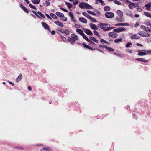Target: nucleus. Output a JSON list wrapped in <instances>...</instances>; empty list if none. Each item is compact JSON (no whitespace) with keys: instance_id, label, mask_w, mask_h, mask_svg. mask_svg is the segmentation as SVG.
<instances>
[{"instance_id":"nucleus-19","label":"nucleus","mask_w":151,"mask_h":151,"mask_svg":"<svg viewBox=\"0 0 151 151\" xmlns=\"http://www.w3.org/2000/svg\"><path fill=\"white\" fill-rule=\"evenodd\" d=\"M82 45H83V46L86 48L88 49H91L92 50H95V49L94 48V49H93L92 47H91L90 46H89L88 45H86V44L83 43L82 44Z\"/></svg>"},{"instance_id":"nucleus-59","label":"nucleus","mask_w":151,"mask_h":151,"mask_svg":"<svg viewBox=\"0 0 151 151\" xmlns=\"http://www.w3.org/2000/svg\"><path fill=\"white\" fill-rule=\"evenodd\" d=\"M126 14L127 15L129 16H131V14L130 12L129 11H128L126 13Z\"/></svg>"},{"instance_id":"nucleus-38","label":"nucleus","mask_w":151,"mask_h":151,"mask_svg":"<svg viewBox=\"0 0 151 151\" xmlns=\"http://www.w3.org/2000/svg\"><path fill=\"white\" fill-rule=\"evenodd\" d=\"M122 40L121 38L119 39V38H117L114 41V42L116 43H117L119 42H122Z\"/></svg>"},{"instance_id":"nucleus-46","label":"nucleus","mask_w":151,"mask_h":151,"mask_svg":"<svg viewBox=\"0 0 151 151\" xmlns=\"http://www.w3.org/2000/svg\"><path fill=\"white\" fill-rule=\"evenodd\" d=\"M151 36V34L148 33H145V34L144 35V37H149Z\"/></svg>"},{"instance_id":"nucleus-51","label":"nucleus","mask_w":151,"mask_h":151,"mask_svg":"<svg viewBox=\"0 0 151 151\" xmlns=\"http://www.w3.org/2000/svg\"><path fill=\"white\" fill-rule=\"evenodd\" d=\"M78 0H74V1L73 2V4L75 5H76L78 4Z\"/></svg>"},{"instance_id":"nucleus-50","label":"nucleus","mask_w":151,"mask_h":151,"mask_svg":"<svg viewBox=\"0 0 151 151\" xmlns=\"http://www.w3.org/2000/svg\"><path fill=\"white\" fill-rule=\"evenodd\" d=\"M22 9L26 13H29V11L25 7H24V8Z\"/></svg>"},{"instance_id":"nucleus-21","label":"nucleus","mask_w":151,"mask_h":151,"mask_svg":"<svg viewBox=\"0 0 151 151\" xmlns=\"http://www.w3.org/2000/svg\"><path fill=\"white\" fill-rule=\"evenodd\" d=\"M68 40L72 45L74 44L76 42L72 38L70 37L68 38Z\"/></svg>"},{"instance_id":"nucleus-11","label":"nucleus","mask_w":151,"mask_h":151,"mask_svg":"<svg viewBox=\"0 0 151 151\" xmlns=\"http://www.w3.org/2000/svg\"><path fill=\"white\" fill-rule=\"evenodd\" d=\"M144 6L146 8V10L147 11H150V7H151V3L149 2L146 4Z\"/></svg>"},{"instance_id":"nucleus-18","label":"nucleus","mask_w":151,"mask_h":151,"mask_svg":"<svg viewBox=\"0 0 151 151\" xmlns=\"http://www.w3.org/2000/svg\"><path fill=\"white\" fill-rule=\"evenodd\" d=\"M22 78V74H20L19 76L16 79L15 81L17 83L19 82Z\"/></svg>"},{"instance_id":"nucleus-22","label":"nucleus","mask_w":151,"mask_h":151,"mask_svg":"<svg viewBox=\"0 0 151 151\" xmlns=\"http://www.w3.org/2000/svg\"><path fill=\"white\" fill-rule=\"evenodd\" d=\"M71 37L72 38L76 41V40H77L78 39V37L74 34H72L71 35Z\"/></svg>"},{"instance_id":"nucleus-44","label":"nucleus","mask_w":151,"mask_h":151,"mask_svg":"<svg viewBox=\"0 0 151 151\" xmlns=\"http://www.w3.org/2000/svg\"><path fill=\"white\" fill-rule=\"evenodd\" d=\"M145 41L148 43L151 42V37L146 39Z\"/></svg>"},{"instance_id":"nucleus-56","label":"nucleus","mask_w":151,"mask_h":151,"mask_svg":"<svg viewBox=\"0 0 151 151\" xmlns=\"http://www.w3.org/2000/svg\"><path fill=\"white\" fill-rule=\"evenodd\" d=\"M82 27V26H81L80 25L77 24H76L75 25V27L76 28H81Z\"/></svg>"},{"instance_id":"nucleus-20","label":"nucleus","mask_w":151,"mask_h":151,"mask_svg":"<svg viewBox=\"0 0 151 151\" xmlns=\"http://www.w3.org/2000/svg\"><path fill=\"white\" fill-rule=\"evenodd\" d=\"M99 2L102 5H105V3L102 0H96L95 4H99Z\"/></svg>"},{"instance_id":"nucleus-13","label":"nucleus","mask_w":151,"mask_h":151,"mask_svg":"<svg viewBox=\"0 0 151 151\" xmlns=\"http://www.w3.org/2000/svg\"><path fill=\"white\" fill-rule=\"evenodd\" d=\"M83 31L85 33L89 35H93V33L89 29H84Z\"/></svg>"},{"instance_id":"nucleus-16","label":"nucleus","mask_w":151,"mask_h":151,"mask_svg":"<svg viewBox=\"0 0 151 151\" xmlns=\"http://www.w3.org/2000/svg\"><path fill=\"white\" fill-rule=\"evenodd\" d=\"M41 151H53V150L51 148L47 147H44L40 150Z\"/></svg>"},{"instance_id":"nucleus-28","label":"nucleus","mask_w":151,"mask_h":151,"mask_svg":"<svg viewBox=\"0 0 151 151\" xmlns=\"http://www.w3.org/2000/svg\"><path fill=\"white\" fill-rule=\"evenodd\" d=\"M82 14L88 19H89V18L91 17V16L89 15L87 13L85 12H83L82 13Z\"/></svg>"},{"instance_id":"nucleus-27","label":"nucleus","mask_w":151,"mask_h":151,"mask_svg":"<svg viewBox=\"0 0 151 151\" xmlns=\"http://www.w3.org/2000/svg\"><path fill=\"white\" fill-rule=\"evenodd\" d=\"M144 14L146 16L151 18V13L145 12Z\"/></svg>"},{"instance_id":"nucleus-4","label":"nucleus","mask_w":151,"mask_h":151,"mask_svg":"<svg viewBox=\"0 0 151 151\" xmlns=\"http://www.w3.org/2000/svg\"><path fill=\"white\" fill-rule=\"evenodd\" d=\"M114 16V13L111 12H107L105 14V16L107 18H113Z\"/></svg>"},{"instance_id":"nucleus-31","label":"nucleus","mask_w":151,"mask_h":151,"mask_svg":"<svg viewBox=\"0 0 151 151\" xmlns=\"http://www.w3.org/2000/svg\"><path fill=\"white\" fill-rule=\"evenodd\" d=\"M50 16L55 19H57L58 18L57 16L53 13H51L50 14Z\"/></svg>"},{"instance_id":"nucleus-3","label":"nucleus","mask_w":151,"mask_h":151,"mask_svg":"<svg viewBox=\"0 0 151 151\" xmlns=\"http://www.w3.org/2000/svg\"><path fill=\"white\" fill-rule=\"evenodd\" d=\"M138 55L139 56H143L146 55L147 54H151V50H139L138 51Z\"/></svg>"},{"instance_id":"nucleus-29","label":"nucleus","mask_w":151,"mask_h":151,"mask_svg":"<svg viewBox=\"0 0 151 151\" xmlns=\"http://www.w3.org/2000/svg\"><path fill=\"white\" fill-rule=\"evenodd\" d=\"M76 32L77 33L79 34L81 36L84 34L83 31L79 29H77L76 30Z\"/></svg>"},{"instance_id":"nucleus-34","label":"nucleus","mask_w":151,"mask_h":151,"mask_svg":"<svg viewBox=\"0 0 151 151\" xmlns=\"http://www.w3.org/2000/svg\"><path fill=\"white\" fill-rule=\"evenodd\" d=\"M82 36L83 37V38L87 42L90 41V39L86 37L84 33L82 35Z\"/></svg>"},{"instance_id":"nucleus-17","label":"nucleus","mask_w":151,"mask_h":151,"mask_svg":"<svg viewBox=\"0 0 151 151\" xmlns=\"http://www.w3.org/2000/svg\"><path fill=\"white\" fill-rule=\"evenodd\" d=\"M140 38V37L139 36H137V35L136 34H134L131 37V39H139Z\"/></svg>"},{"instance_id":"nucleus-26","label":"nucleus","mask_w":151,"mask_h":151,"mask_svg":"<svg viewBox=\"0 0 151 151\" xmlns=\"http://www.w3.org/2000/svg\"><path fill=\"white\" fill-rule=\"evenodd\" d=\"M56 14L59 16L62 17H64V14L61 12H56L55 13Z\"/></svg>"},{"instance_id":"nucleus-23","label":"nucleus","mask_w":151,"mask_h":151,"mask_svg":"<svg viewBox=\"0 0 151 151\" xmlns=\"http://www.w3.org/2000/svg\"><path fill=\"white\" fill-rule=\"evenodd\" d=\"M89 38L90 39V40H92L95 42L98 43L99 42V41L96 40L95 37H93L92 36H90L89 37Z\"/></svg>"},{"instance_id":"nucleus-14","label":"nucleus","mask_w":151,"mask_h":151,"mask_svg":"<svg viewBox=\"0 0 151 151\" xmlns=\"http://www.w3.org/2000/svg\"><path fill=\"white\" fill-rule=\"evenodd\" d=\"M116 26H129V24L128 23H117L115 24Z\"/></svg>"},{"instance_id":"nucleus-8","label":"nucleus","mask_w":151,"mask_h":151,"mask_svg":"<svg viewBox=\"0 0 151 151\" xmlns=\"http://www.w3.org/2000/svg\"><path fill=\"white\" fill-rule=\"evenodd\" d=\"M140 28L144 31L147 32H150L151 31V30L148 27L145 26L143 25H142L140 26Z\"/></svg>"},{"instance_id":"nucleus-61","label":"nucleus","mask_w":151,"mask_h":151,"mask_svg":"<svg viewBox=\"0 0 151 151\" xmlns=\"http://www.w3.org/2000/svg\"><path fill=\"white\" fill-rule=\"evenodd\" d=\"M133 5L132 4H129V5H128V7H129L130 9H132V8H133Z\"/></svg>"},{"instance_id":"nucleus-52","label":"nucleus","mask_w":151,"mask_h":151,"mask_svg":"<svg viewBox=\"0 0 151 151\" xmlns=\"http://www.w3.org/2000/svg\"><path fill=\"white\" fill-rule=\"evenodd\" d=\"M64 32L67 35H69V31L67 29H65L64 31Z\"/></svg>"},{"instance_id":"nucleus-64","label":"nucleus","mask_w":151,"mask_h":151,"mask_svg":"<svg viewBox=\"0 0 151 151\" xmlns=\"http://www.w3.org/2000/svg\"><path fill=\"white\" fill-rule=\"evenodd\" d=\"M60 9H61L62 10L64 11V12H68V10L66 9H64V8H60Z\"/></svg>"},{"instance_id":"nucleus-41","label":"nucleus","mask_w":151,"mask_h":151,"mask_svg":"<svg viewBox=\"0 0 151 151\" xmlns=\"http://www.w3.org/2000/svg\"><path fill=\"white\" fill-rule=\"evenodd\" d=\"M113 1H114L115 4L117 5H120L121 4V2L117 0H114Z\"/></svg>"},{"instance_id":"nucleus-32","label":"nucleus","mask_w":151,"mask_h":151,"mask_svg":"<svg viewBox=\"0 0 151 151\" xmlns=\"http://www.w3.org/2000/svg\"><path fill=\"white\" fill-rule=\"evenodd\" d=\"M65 4L69 8H71L72 7V5L70 3L65 2Z\"/></svg>"},{"instance_id":"nucleus-47","label":"nucleus","mask_w":151,"mask_h":151,"mask_svg":"<svg viewBox=\"0 0 151 151\" xmlns=\"http://www.w3.org/2000/svg\"><path fill=\"white\" fill-rule=\"evenodd\" d=\"M132 4L133 5V6L134 7H137V8L139 6V5L138 4H135L133 3H132Z\"/></svg>"},{"instance_id":"nucleus-40","label":"nucleus","mask_w":151,"mask_h":151,"mask_svg":"<svg viewBox=\"0 0 151 151\" xmlns=\"http://www.w3.org/2000/svg\"><path fill=\"white\" fill-rule=\"evenodd\" d=\"M93 33L96 36H98L99 37H101V36L96 31V30H94L93 31Z\"/></svg>"},{"instance_id":"nucleus-25","label":"nucleus","mask_w":151,"mask_h":151,"mask_svg":"<svg viewBox=\"0 0 151 151\" xmlns=\"http://www.w3.org/2000/svg\"><path fill=\"white\" fill-rule=\"evenodd\" d=\"M116 13L118 15L121 17H122L123 16V12L120 10H118L116 12Z\"/></svg>"},{"instance_id":"nucleus-55","label":"nucleus","mask_w":151,"mask_h":151,"mask_svg":"<svg viewBox=\"0 0 151 151\" xmlns=\"http://www.w3.org/2000/svg\"><path fill=\"white\" fill-rule=\"evenodd\" d=\"M108 50L110 52H114V51L115 50L114 49L109 47Z\"/></svg>"},{"instance_id":"nucleus-42","label":"nucleus","mask_w":151,"mask_h":151,"mask_svg":"<svg viewBox=\"0 0 151 151\" xmlns=\"http://www.w3.org/2000/svg\"><path fill=\"white\" fill-rule=\"evenodd\" d=\"M87 12L88 13H89V14H90L92 15L96 16V14L95 13L91 11L87 10Z\"/></svg>"},{"instance_id":"nucleus-12","label":"nucleus","mask_w":151,"mask_h":151,"mask_svg":"<svg viewBox=\"0 0 151 151\" xmlns=\"http://www.w3.org/2000/svg\"><path fill=\"white\" fill-rule=\"evenodd\" d=\"M79 21L83 23L86 24L87 23V20L84 18L80 17L79 19Z\"/></svg>"},{"instance_id":"nucleus-9","label":"nucleus","mask_w":151,"mask_h":151,"mask_svg":"<svg viewBox=\"0 0 151 151\" xmlns=\"http://www.w3.org/2000/svg\"><path fill=\"white\" fill-rule=\"evenodd\" d=\"M90 28L94 30H97L98 29V27L94 24L91 23L89 24Z\"/></svg>"},{"instance_id":"nucleus-57","label":"nucleus","mask_w":151,"mask_h":151,"mask_svg":"<svg viewBox=\"0 0 151 151\" xmlns=\"http://www.w3.org/2000/svg\"><path fill=\"white\" fill-rule=\"evenodd\" d=\"M137 10L139 12H141L142 11V9L141 7H137Z\"/></svg>"},{"instance_id":"nucleus-48","label":"nucleus","mask_w":151,"mask_h":151,"mask_svg":"<svg viewBox=\"0 0 151 151\" xmlns=\"http://www.w3.org/2000/svg\"><path fill=\"white\" fill-rule=\"evenodd\" d=\"M60 37L62 39L63 41L64 42H65L66 41V38L64 36L62 35H61Z\"/></svg>"},{"instance_id":"nucleus-33","label":"nucleus","mask_w":151,"mask_h":151,"mask_svg":"<svg viewBox=\"0 0 151 151\" xmlns=\"http://www.w3.org/2000/svg\"><path fill=\"white\" fill-rule=\"evenodd\" d=\"M32 2L34 4H38L40 2V0H32Z\"/></svg>"},{"instance_id":"nucleus-53","label":"nucleus","mask_w":151,"mask_h":151,"mask_svg":"<svg viewBox=\"0 0 151 151\" xmlns=\"http://www.w3.org/2000/svg\"><path fill=\"white\" fill-rule=\"evenodd\" d=\"M131 45H132V43H131L128 42L126 45V47H128Z\"/></svg>"},{"instance_id":"nucleus-45","label":"nucleus","mask_w":151,"mask_h":151,"mask_svg":"<svg viewBox=\"0 0 151 151\" xmlns=\"http://www.w3.org/2000/svg\"><path fill=\"white\" fill-rule=\"evenodd\" d=\"M29 6L31 8H32V9H34L35 10H36L37 9L33 5H32L31 4H29Z\"/></svg>"},{"instance_id":"nucleus-1","label":"nucleus","mask_w":151,"mask_h":151,"mask_svg":"<svg viewBox=\"0 0 151 151\" xmlns=\"http://www.w3.org/2000/svg\"><path fill=\"white\" fill-rule=\"evenodd\" d=\"M98 26L99 28L103 29L104 31H109L115 28L114 27H110V24L107 23H99Z\"/></svg>"},{"instance_id":"nucleus-2","label":"nucleus","mask_w":151,"mask_h":151,"mask_svg":"<svg viewBox=\"0 0 151 151\" xmlns=\"http://www.w3.org/2000/svg\"><path fill=\"white\" fill-rule=\"evenodd\" d=\"M79 6L80 8L81 9H93V7H91L89 4L83 2H80L79 4Z\"/></svg>"},{"instance_id":"nucleus-10","label":"nucleus","mask_w":151,"mask_h":151,"mask_svg":"<svg viewBox=\"0 0 151 151\" xmlns=\"http://www.w3.org/2000/svg\"><path fill=\"white\" fill-rule=\"evenodd\" d=\"M136 60L144 63H147L148 62V60H146L145 58H138L135 59Z\"/></svg>"},{"instance_id":"nucleus-60","label":"nucleus","mask_w":151,"mask_h":151,"mask_svg":"<svg viewBox=\"0 0 151 151\" xmlns=\"http://www.w3.org/2000/svg\"><path fill=\"white\" fill-rule=\"evenodd\" d=\"M62 18H63L62 19L64 21H67V17H65L64 16V17H63Z\"/></svg>"},{"instance_id":"nucleus-15","label":"nucleus","mask_w":151,"mask_h":151,"mask_svg":"<svg viewBox=\"0 0 151 151\" xmlns=\"http://www.w3.org/2000/svg\"><path fill=\"white\" fill-rule=\"evenodd\" d=\"M55 24L56 25L59 26L60 27H63L64 26L63 24L58 21H55L54 22Z\"/></svg>"},{"instance_id":"nucleus-49","label":"nucleus","mask_w":151,"mask_h":151,"mask_svg":"<svg viewBox=\"0 0 151 151\" xmlns=\"http://www.w3.org/2000/svg\"><path fill=\"white\" fill-rule=\"evenodd\" d=\"M32 12L36 16H37L39 18L41 19V17H40L36 13V12L35 11L33 10Z\"/></svg>"},{"instance_id":"nucleus-30","label":"nucleus","mask_w":151,"mask_h":151,"mask_svg":"<svg viewBox=\"0 0 151 151\" xmlns=\"http://www.w3.org/2000/svg\"><path fill=\"white\" fill-rule=\"evenodd\" d=\"M37 13V14L40 17V16L44 18H45V16L41 12H40V11H38Z\"/></svg>"},{"instance_id":"nucleus-6","label":"nucleus","mask_w":151,"mask_h":151,"mask_svg":"<svg viewBox=\"0 0 151 151\" xmlns=\"http://www.w3.org/2000/svg\"><path fill=\"white\" fill-rule=\"evenodd\" d=\"M41 24L43 27L45 29L49 31H51L49 29V26L47 24L44 22H41Z\"/></svg>"},{"instance_id":"nucleus-39","label":"nucleus","mask_w":151,"mask_h":151,"mask_svg":"<svg viewBox=\"0 0 151 151\" xmlns=\"http://www.w3.org/2000/svg\"><path fill=\"white\" fill-rule=\"evenodd\" d=\"M114 54L118 56H119V57H120L121 58H122L123 57V54H120L119 53H117L114 52Z\"/></svg>"},{"instance_id":"nucleus-54","label":"nucleus","mask_w":151,"mask_h":151,"mask_svg":"<svg viewBox=\"0 0 151 151\" xmlns=\"http://www.w3.org/2000/svg\"><path fill=\"white\" fill-rule=\"evenodd\" d=\"M49 1L46 0L45 3H46V6H48L50 5V3Z\"/></svg>"},{"instance_id":"nucleus-36","label":"nucleus","mask_w":151,"mask_h":151,"mask_svg":"<svg viewBox=\"0 0 151 151\" xmlns=\"http://www.w3.org/2000/svg\"><path fill=\"white\" fill-rule=\"evenodd\" d=\"M104 9L105 11H108L110 10V8L109 6H106L104 7Z\"/></svg>"},{"instance_id":"nucleus-24","label":"nucleus","mask_w":151,"mask_h":151,"mask_svg":"<svg viewBox=\"0 0 151 151\" xmlns=\"http://www.w3.org/2000/svg\"><path fill=\"white\" fill-rule=\"evenodd\" d=\"M145 24L147 26H150L151 24V21L149 20H146L145 23Z\"/></svg>"},{"instance_id":"nucleus-37","label":"nucleus","mask_w":151,"mask_h":151,"mask_svg":"<svg viewBox=\"0 0 151 151\" xmlns=\"http://www.w3.org/2000/svg\"><path fill=\"white\" fill-rule=\"evenodd\" d=\"M100 41L102 43H104L106 44H109V43L108 42L103 39H101L100 40Z\"/></svg>"},{"instance_id":"nucleus-62","label":"nucleus","mask_w":151,"mask_h":151,"mask_svg":"<svg viewBox=\"0 0 151 151\" xmlns=\"http://www.w3.org/2000/svg\"><path fill=\"white\" fill-rule=\"evenodd\" d=\"M45 15L50 20L52 19V18L48 14H46Z\"/></svg>"},{"instance_id":"nucleus-58","label":"nucleus","mask_w":151,"mask_h":151,"mask_svg":"<svg viewBox=\"0 0 151 151\" xmlns=\"http://www.w3.org/2000/svg\"><path fill=\"white\" fill-rule=\"evenodd\" d=\"M69 14L70 17L71 18L74 17L73 15V13L71 12H69Z\"/></svg>"},{"instance_id":"nucleus-7","label":"nucleus","mask_w":151,"mask_h":151,"mask_svg":"<svg viewBox=\"0 0 151 151\" xmlns=\"http://www.w3.org/2000/svg\"><path fill=\"white\" fill-rule=\"evenodd\" d=\"M108 35L113 38H116L118 36V34L114 32H110L109 33Z\"/></svg>"},{"instance_id":"nucleus-5","label":"nucleus","mask_w":151,"mask_h":151,"mask_svg":"<svg viewBox=\"0 0 151 151\" xmlns=\"http://www.w3.org/2000/svg\"><path fill=\"white\" fill-rule=\"evenodd\" d=\"M126 30V29L125 28L120 27L118 29H114L113 31L115 32L119 33L123 31H124Z\"/></svg>"},{"instance_id":"nucleus-43","label":"nucleus","mask_w":151,"mask_h":151,"mask_svg":"<svg viewBox=\"0 0 151 151\" xmlns=\"http://www.w3.org/2000/svg\"><path fill=\"white\" fill-rule=\"evenodd\" d=\"M145 32L143 31H139L138 32V34L140 35L141 36L144 37V35L145 34Z\"/></svg>"},{"instance_id":"nucleus-35","label":"nucleus","mask_w":151,"mask_h":151,"mask_svg":"<svg viewBox=\"0 0 151 151\" xmlns=\"http://www.w3.org/2000/svg\"><path fill=\"white\" fill-rule=\"evenodd\" d=\"M89 19H90L92 22L93 23L96 22H97V21L95 19L92 17L91 16L89 18Z\"/></svg>"},{"instance_id":"nucleus-63","label":"nucleus","mask_w":151,"mask_h":151,"mask_svg":"<svg viewBox=\"0 0 151 151\" xmlns=\"http://www.w3.org/2000/svg\"><path fill=\"white\" fill-rule=\"evenodd\" d=\"M126 51L127 52L130 53H132V50L128 49L126 50Z\"/></svg>"}]
</instances>
